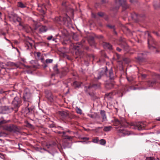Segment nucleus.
I'll list each match as a JSON object with an SVG mask.
<instances>
[{
  "label": "nucleus",
  "instance_id": "nucleus-50",
  "mask_svg": "<svg viewBox=\"0 0 160 160\" xmlns=\"http://www.w3.org/2000/svg\"><path fill=\"white\" fill-rule=\"evenodd\" d=\"M1 12H0V18H1Z\"/></svg>",
  "mask_w": 160,
  "mask_h": 160
},
{
  "label": "nucleus",
  "instance_id": "nucleus-26",
  "mask_svg": "<svg viewBox=\"0 0 160 160\" xmlns=\"http://www.w3.org/2000/svg\"><path fill=\"white\" fill-rule=\"evenodd\" d=\"M65 137H66L65 138L67 139H70L72 138V137L71 136H65Z\"/></svg>",
  "mask_w": 160,
  "mask_h": 160
},
{
  "label": "nucleus",
  "instance_id": "nucleus-16",
  "mask_svg": "<svg viewBox=\"0 0 160 160\" xmlns=\"http://www.w3.org/2000/svg\"><path fill=\"white\" fill-rule=\"evenodd\" d=\"M106 143V141L103 139H102L100 141V144L102 145H105Z\"/></svg>",
  "mask_w": 160,
  "mask_h": 160
},
{
  "label": "nucleus",
  "instance_id": "nucleus-25",
  "mask_svg": "<svg viewBox=\"0 0 160 160\" xmlns=\"http://www.w3.org/2000/svg\"><path fill=\"white\" fill-rule=\"evenodd\" d=\"M98 139L97 138H95L93 139V142L94 143H97L98 142Z\"/></svg>",
  "mask_w": 160,
  "mask_h": 160
},
{
  "label": "nucleus",
  "instance_id": "nucleus-55",
  "mask_svg": "<svg viewBox=\"0 0 160 160\" xmlns=\"http://www.w3.org/2000/svg\"><path fill=\"white\" fill-rule=\"evenodd\" d=\"M5 39H6V40H8V39H6V38H5Z\"/></svg>",
  "mask_w": 160,
  "mask_h": 160
},
{
  "label": "nucleus",
  "instance_id": "nucleus-38",
  "mask_svg": "<svg viewBox=\"0 0 160 160\" xmlns=\"http://www.w3.org/2000/svg\"><path fill=\"white\" fill-rule=\"evenodd\" d=\"M8 130H9V131H12V129H11V127H9L8 128Z\"/></svg>",
  "mask_w": 160,
  "mask_h": 160
},
{
  "label": "nucleus",
  "instance_id": "nucleus-49",
  "mask_svg": "<svg viewBox=\"0 0 160 160\" xmlns=\"http://www.w3.org/2000/svg\"><path fill=\"white\" fill-rule=\"evenodd\" d=\"M60 128H61V129H62V130H63V128L62 127H60Z\"/></svg>",
  "mask_w": 160,
  "mask_h": 160
},
{
  "label": "nucleus",
  "instance_id": "nucleus-34",
  "mask_svg": "<svg viewBox=\"0 0 160 160\" xmlns=\"http://www.w3.org/2000/svg\"><path fill=\"white\" fill-rule=\"evenodd\" d=\"M123 133L124 134V135H129V134H128V133L126 132H123Z\"/></svg>",
  "mask_w": 160,
  "mask_h": 160
},
{
  "label": "nucleus",
  "instance_id": "nucleus-14",
  "mask_svg": "<svg viewBox=\"0 0 160 160\" xmlns=\"http://www.w3.org/2000/svg\"><path fill=\"white\" fill-rule=\"evenodd\" d=\"M113 73L112 70V69H111L109 71V77L111 79H112L113 78Z\"/></svg>",
  "mask_w": 160,
  "mask_h": 160
},
{
  "label": "nucleus",
  "instance_id": "nucleus-28",
  "mask_svg": "<svg viewBox=\"0 0 160 160\" xmlns=\"http://www.w3.org/2000/svg\"><path fill=\"white\" fill-rule=\"evenodd\" d=\"M16 20L19 23L21 20V18L19 17H17Z\"/></svg>",
  "mask_w": 160,
  "mask_h": 160
},
{
  "label": "nucleus",
  "instance_id": "nucleus-10",
  "mask_svg": "<svg viewBox=\"0 0 160 160\" xmlns=\"http://www.w3.org/2000/svg\"><path fill=\"white\" fill-rule=\"evenodd\" d=\"M112 128V127L111 126H105L103 128V130L105 132H108L111 130Z\"/></svg>",
  "mask_w": 160,
  "mask_h": 160
},
{
  "label": "nucleus",
  "instance_id": "nucleus-1",
  "mask_svg": "<svg viewBox=\"0 0 160 160\" xmlns=\"http://www.w3.org/2000/svg\"><path fill=\"white\" fill-rule=\"evenodd\" d=\"M55 20L58 23H59V22L63 21L65 23H67L69 24L71 23V21L70 18L67 15H65V16L63 18H61L60 17H56L55 18Z\"/></svg>",
  "mask_w": 160,
  "mask_h": 160
},
{
  "label": "nucleus",
  "instance_id": "nucleus-53",
  "mask_svg": "<svg viewBox=\"0 0 160 160\" xmlns=\"http://www.w3.org/2000/svg\"><path fill=\"white\" fill-rule=\"evenodd\" d=\"M154 6L155 8H156V7H155V5L154 4Z\"/></svg>",
  "mask_w": 160,
  "mask_h": 160
},
{
  "label": "nucleus",
  "instance_id": "nucleus-29",
  "mask_svg": "<svg viewBox=\"0 0 160 160\" xmlns=\"http://www.w3.org/2000/svg\"><path fill=\"white\" fill-rule=\"evenodd\" d=\"M37 56L38 58H39L41 55V53L39 52H37L36 53Z\"/></svg>",
  "mask_w": 160,
  "mask_h": 160
},
{
  "label": "nucleus",
  "instance_id": "nucleus-39",
  "mask_svg": "<svg viewBox=\"0 0 160 160\" xmlns=\"http://www.w3.org/2000/svg\"><path fill=\"white\" fill-rule=\"evenodd\" d=\"M108 27L110 28H113L114 27V26H111L110 25H108Z\"/></svg>",
  "mask_w": 160,
  "mask_h": 160
},
{
  "label": "nucleus",
  "instance_id": "nucleus-47",
  "mask_svg": "<svg viewBox=\"0 0 160 160\" xmlns=\"http://www.w3.org/2000/svg\"><path fill=\"white\" fill-rule=\"evenodd\" d=\"M58 133L59 134H61V133H62V132H58Z\"/></svg>",
  "mask_w": 160,
  "mask_h": 160
},
{
  "label": "nucleus",
  "instance_id": "nucleus-54",
  "mask_svg": "<svg viewBox=\"0 0 160 160\" xmlns=\"http://www.w3.org/2000/svg\"><path fill=\"white\" fill-rule=\"evenodd\" d=\"M43 149L45 151H46V150L44 148H43Z\"/></svg>",
  "mask_w": 160,
  "mask_h": 160
},
{
  "label": "nucleus",
  "instance_id": "nucleus-42",
  "mask_svg": "<svg viewBox=\"0 0 160 160\" xmlns=\"http://www.w3.org/2000/svg\"><path fill=\"white\" fill-rule=\"evenodd\" d=\"M24 98H25V99H26L27 98V96L26 95H24Z\"/></svg>",
  "mask_w": 160,
  "mask_h": 160
},
{
  "label": "nucleus",
  "instance_id": "nucleus-33",
  "mask_svg": "<svg viewBox=\"0 0 160 160\" xmlns=\"http://www.w3.org/2000/svg\"><path fill=\"white\" fill-rule=\"evenodd\" d=\"M52 146V145L51 144H47L46 145V146L47 147V148H50V147Z\"/></svg>",
  "mask_w": 160,
  "mask_h": 160
},
{
  "label": "nucleus",
  "instance_id": "nucleus-27",
  "mask_svg": "<svg viewBox=\"0 0 160 160\" xmlns=\"http://www.w3.org/2000/svg\"><path fill=\"white\" fill-rule=\"evenodd\" d=\"M52 37H53L52 35L50 36L47 37V39L49 40H51L52 39Z\"/></svg>",
  "mask_w": 160,
  "mask_h": 160
},
{
  "label": "nucleus",
  "instance_id": "nucleus-2",
  "mask_svg": "<svg viewBox=\"0 0 160 160\" xmlns=\"http://www.w3.org/2000/svg\"><path fill=\"white\" fill-rule=\"evenodd\" d=\"M115 124L120 125V126H117L115 127V128L117 130V131L120 133H121L125 131V129L123 127V126L124 125L122 121H120L118 119H116L115 120Z\"/></svg>",
  "mask_w": 160,
  "mask_h": 160
},
{
  "label": "nucleus",
  "instance_id": "nucleus-24",
  "mask_svg": "<svg viewBox=\"0 0 160 160\" xmlns=\"http://www.w3.org/2000/svg\"><path fill=\"white\" fill-rule=\"evenodd\" d=\"M79 45L80 46H79L80 47H82V45L81 44V43H80V44H79ZM79 47V46L78 45H77L75 46L74 48H75V49L78 50V48Z\"/></svg>",
  "mask_w": 160,
  "mask_h": 160
},
{
  "label": "nucleus",
  "instance_id": "nucleus-32",
  "mask_svg": "<svg viewBox=\"0 0 160 160\" xmlns=\"http://www.w3.org/2000/svg\"><path fill=\"white\" fill-rule=\"evenodd\" d=\"M40 59L41 60V62H44V58H40Z\"/></svg>",
  "mask_w": 160,
  "mask_h": 160
},
{
  "label": "nucleus",
  "instance_id": "nucleus-43",
  "mask_svg": "<svg viewBox=\"0 0 160 160\" xmlns=\"http://www.w3.org/2000/svg\"><path fill=\"white\" fill-rule=\"evenodd\" d=\"M102 128V127H97V129H101V128Z\"/></svg>",
  "mask_w": 160,
  "mask_h": 160
},
{
  "label": "nucleus",
  "instance_id": "nucleus-37",
  "mask_svg": "<svg viewBox=\"0 0 160 160\" xmlns=\"http://www.w3.org/2000/svg\"><path fill=\"white\" fill-rule=\"evenodd\" d=\"M3 99H4V98H3L0 99V103L1 104H2V101L3 100Z\"/></svg>",
  "mask_w": 160,
  "mask_h": 160
},
{
  "label": "nucleus",
  "instance_id": "nucleus-52",
  "mask_svg": "<svg viewBox=\"0 0 160 160\" xmlns=\"http://www.w3.org/2000/svg\"><path fill=\"white\" fill-rule=\"evenodd\" d=\"M92 17H93L94 18H95V16H94H94H93V14H92Z\"/></svg>",
  "mask_w": 160,
  "mask_h": 160
},
{
  "label": "nucleus",
  "instance_id": "nucleus-6",
  "mask_svg": "<svg viewBox=\"0 0 160 160\" xmlns=\"http://www.w3.org/2000/svg\"><path fill=\"white\" fill-rule=\"evenodd\" d=\"M103 48L105 49H108L109 50L112 49V46L108 43H104L103 45Z\"/></svg>",
  "mask_w": 160,
  "mask_h": 160
},
{
  "label": "nucleus",
  "instance_id": "nucleus-9",
  "mask_svg": "<svg viewBox=\"0 0 160 160\" xmlns=\"http://www.w3.org/2000/svg\"><path fill=\"white\" fill-rule=\"evenodd\" d=\"M100 87L99 84H94L91 86H88V88L89 89L91 88H94L95 89L99 88Z\"/></svg>",
  "mask_w": 160,
  "mask_h": 160
},
{
  "label": "nucleus",
  "instance_id": "nucleus-51",
  "mask_svg": "<svg viewBox=\"0 0 160 160\" xmlns=\"http://www.w3.org/2000/svg\"><path fill=\"white\" fill-rule=\"evenodd\" d=\"M131 2H132L133 1V0H130Z\"/></svg>",
  "mask_w": 160,
  "mask_h": 160
},
{
  "label": "nucleus",
  "instance_id": "nucleus-12",
  "mask_svg": "<svg viewBox=\"0 0 160 160\" xmlns=\"http://www.w3.org/2000/svg\"><path fill=\"white\" fill-rule=\"evenodd\" d=\"M18 7L22 8H23L26 7L25 5L23 4L21 2H18Z\"/></svg>",
  "mask_w": 160,
  "mask_h": 160
},
{
  "label": "nucleus",
  "instance_id": "nucleus-4",
  "mask_svg": "<svg viewBox=\"0 0 160 160\" xmlns=\"http://www.w3.org/2000/svg\"><path fill=\"white\" fill-rule=\"evenodd\" d=\"M100 113L102 118V122H103L107 121L105 111L104 110H101L100 111Z\"/></svg>",
  "mask_w": 160,
  "mask_h": 160
},
{
  "label": "nucleus",
  "instance_id": "nucleus-11",
  "mask_svg": "<svg viewBox=\"0 0 160 160\" xmlns=\"http://www.w3.org/2000/svg\"><path fill=\"white\" fill-rule=\"evenodd\" d=\"M81 82H75L73 83V85L75 88H79L81 85Z\"/></svg>",
  "mask_w": 160,
  "mask_h": 160
},
{
  "label": "nucleus",
  "instance_id": "nucleus-22",
  "mask_svg": "<svg viewBox=\"0 0 160 160\" xmlns=\"http://www.w3.org/2000/svg\"><path fill=\"white\" fill-rule=\"evenodd\" d=\"M53 69L55 71L57 72L58 71V68L57 65H55L53 67Z\"/></svg>",
  "mask_w": 160,
  "mask_h": 160
},
{
  "label": "nucleus",
  "instance_id": "nucleus-41",
  "mask_svg": "<svg viewBox=\"0 0 160 160\" xmlns=\"http://www.w3.org/2000/svg\"><path fill=\"white\" fill-rule=\"evenodd\" d=\"M142 77L143 78H145L146 77V75L145 74H142Z\"/></svg>",
  "mask_w": 160,
  "mask_h": 160
},
{
  "label": "nucleus",
  "instance_id": "nucleus-58",
  "mask_svg": "<svg viewBox=\"0 0 160 160\" xmlns=\"http://www.w3.org/2000/svg\"><path fill=\"white\" fill-rule=\"evenodd\" d=\"M1 155V153H0V155Z\"/></svg>",
  "mask_w": 160,
  "mask_h": 160
},
{
  "label": "nucleus",
  "instance_id": "nucleus-5",
  "mask_svg": "<svg viewBox=\"0 0 160 160\" xmlns=\"http://www.w3.org/2000/svg\"><path fill=\"white\" fill-rule=\"evenodd\" d=\"M148 47L149 48H151L152 47V48H154V46H152L151 44H152V43L154 42L153 40L152 39V38L151 36L149 35L148 34Z\"/></svg>",
  "mask_w": 160,
  "mask_h": 160
},
{
  "label": "nucleus",
  "instance_id": "nucleus-56",
  "mask_svg": "<svg viewBox=\"0 0 160 160\" xmlns=\"http://www.w3.org/2000/svg\"><path fill=\"white\" fill-rule=\"evenodd\" d=\"M85 88H87V86H86V87H85Z\"/></svg>",
  "mask_w": 160,
  "mask_h": 160
},
{
  "label": "nucleus",
  "instance_id": "nucleus-40",
  "mask_svg": "<svg viewBox=\"0 0 160 160\" xmlns=\"http://www.w3.org/2000/svg\"><path fill=\"white\" fill-rule=\"evenodd\" d=\"M95 78H97V79H99L101 78V76H99L98 77H95Z\"/></svg>",
  "mask_w": 160,
  "mask_h": 160
},
{
  "label": "nucleus",
  "instance_id": "nucleus-3",
  "mask_svg": "<svg viewBox=\"0 0 160 160\" xmlns=\"http://www.w3.org/2000/svg\"><path fill=\"white\" fill-rule=\"evenodd\" d=\"M20 102V101L19 100L18 98L16 97L14 98V100L12 102V104L15 108H17L19 106Z\"/></svg>",
  "mask_w": 160,
  "mask_h": 160
},
{
  "label": "nucleus",
  "instance_id": "nucleus-7",
  "mask_svg": "<svg viewBox=\"0 0 160 160\" xmlns=\"http://www.w3.org/2000/svg\"><path fill=\"white\" fill-rule=\"evenodd\" d=\"M47 30V28L43 26H41L39 28V31L41 33L45 32Z\"/></svg>",
  "mask_w": 160,
  "mask_h": 160
},
{
  "label": "nucleus",
  "instance_id": "nucleus-8",
  "mask_svg": "<svg viewBox=\"0 0 160 160\" xmlns=\"http://www.w3.org/2000/svg\"><path fill=\"white\" fill-rule=\"evenodd\" d=\"M126 0H118L117 3L122 5L123 7H125L126 6Z\"/></svg>",
  "mask_w": 160,
  "mask_h": 160
},
{
  "label": "nucleus",
  "instance_id": "nucleus-48",
  "mask_svg": "<svg viewBox=\"0 0 160 160\" xmlns=\"http://www.w3.org/2000/svg\"><path fill=\"white\" fill-rule=\"evenodd\" d=\"M52 40L53 41H55V38H53Z\"/></svg>",
  "mask_w": 160,
  "mask_h": 160
},
{
  "label": "nucleus",
  "instance_id": "nucleus-18",
  "mask_svg": "<svg viewBox=\"0 0 160 160\" xmlns=\"http://www.w3.org/2000/svg\"><path fill=\"white\" fill-rule=\"evenodd\" d=\"M53 61V59H47L46 60V62L47 63H51Z\"/></svg>",
  "mask_w": 160,
  "mask_h": 160
},
{
  "label": "nucleus",
  "instance_id": "nucleus-57",
  "mask_svg": "<svg viewBox=\"0 0 160 160\" xmlns=\"http://www.w3.org/2000/svg\"><path fill=\"white\" fill-rule=\"evenodd\" d=\"M159 77H160V75H159Z\"/></svg>",
  "mask_w": 160,
  "mask_h": 160
},
{
  "label": "nucleus",
  "instance_id": "nucleus-44",
  "mask_svg": "<svg viewBox=\"0 0 160 160\" xmlns=\"http://www.w3.org/2000/svg\"><path fill=\"white\" fill-rule=\"evenodd\" d=\"M62 133L63 134V136H64L65 133V132H62Z\"/></svg>",
  "mask_w": 160,
  "mask_h": 160
},
{
  "label": "nucleus",
  "instance_id": "nucleus-20",
  "mask_svg": "<svg viewBox=\"0 0 160 160\" xmlns=\"http://www.w3.org/2000/svg\"><path fill=\"white\" fill-rule=\"evenodd\" d=\"M26 44L27 45L28 48L32 47V43L31 42H27Z\"/></svg>",
  "mask_w": 160,
  "mask_h": 160
},
{
  "label": "nucleus",
  "instance_id": "nucleus-17",
  "mask_svg": "<svg viewBox=\"0 0 160 160\" xmlns=\"http://www.w3.org/2000/svg\"><path fill=\"white\" fill-rule=\"evenodd\" d=\"M76 112L79 114H81L82 113V111L78 107H76Z\"/></svg>",
  "mask_w": 160,
  "mask_h": 160
},
{
  "label": "nucleus",
  "instance_id": "nucleus-15",
  "mask_svg": "<svg viewBox=\"0 0 160 160\" xmlns=\"http://www.w3.org/2000/svg\"><path fill=\"white\" fill-rule=\"evenodd\" d=\"M18 27L19 29L20 30L24 28V27L21 22L19 23Z\"/></svg>",
  "mask_w": 160,
  "mask_h": 160
},
{
  "label": "nucleus",
  "instance_id": "nucleus-35",
  "mask_svg": "<svg viewBox=\"0 0 160 160\" xmlns=\"http://www.w3.org/2000/svg\"><path fill=\"white\" fill-rule=\"evenodd\" d=\"M117 50L119 52H120L121 50V49H120V48H119L118 47H117Z\"/></svg>",
  "mask_w": 160,
  "mask_h": 160
},
{
  "label": "nucleus",
  "instance_id": "nucleus-45",
  "mask_svg": "<svg viewBox=\"0 0 160 160\" xmlns=\"http://www.w3.org/2000/svg\"><path fill=\"white\" fill-rule=\"evenodd\" d=\"M3 123V121H0V125L1 124Z\"/></svg>",
  "mask_w": 160,
  "mask_h": 160
},
{
  "label": "nucleus",
  "instance_id": "nucleus-30",
  "mask_svg": "<svg viewBox=\"0 0 160 160\" xmlns=\"http://www.w3.org/2000/svg\"><path fill=\"white\" fill-rule=\"evenodd\" d=\"M148 85L150 87V86H152V82H148Z\"/></svg>",
  "mask_w": 160,
  "mask_h": 160
},
{
  "label": "nucleus",
  "instance_id": "nucleus-46",
  "mask_svg": "<svg viewBox=\"0 0 160 160\" xmlns=\"http://www.w3.org/2000/svg\"><path fill=\"white\" fill-rule=\"evenodd\" d=\"M157 120L158 121H160V118H159L157 119Z\"/></svg>",
  "mask_w": 160,
  "mask_h": 160
},
{
  "label": "nucleus",
  "instance_id": "nucleus-23",
  "mask_svg": "<svg viewBox=\"0 0 160 160\" xmlns=\"http://www.w3.org/2000/svg\"><path fill=\"white\" fill-rule=\"evenodd\" d=\"M26 110L27 111V113L30 112L32 110V109L27 107L26 108Z\"/></svg>",
  "mask_w": 160,
  "mask_h": 160
},
{
  "label": "nucleus",
  "instance_id": "nucleus-19",
  "mask_svg": "<svg viewBox=\"0 0 160 160\" xmlns=\"http://www.w3.org/2000/svg\"><path fill=\"white\" fill-rule=\"evenodd\" d=\"M60 115H61L63 117H64L66 116V113L64 112H59Z\"/></svg>",
  "mask_w": 160,
  "mask_h": 160
},
{
  "label": "nucleus",
  "instance_id": "nucleus-36",
  "mask_svg": "<svg viewBox=\"0 0 160 160\" xmlns=\"http://www.w3.org/2000/svg\"><path fill=\"white\" fill-rule=\"evenodd\" d=\"M0 157L2 158H4V156L1 153V155H0Z\"/></svg>",
  "mask_w": 160,
  "mask_h": 160
},
{
  "label": "nucleus",
  "instance_id": "nucleus-13",
  "mask_svg": "<svg viewBox=\"0 0 160 160\" xmlns=\"http://www.w3.org/2000/svg\"><path fill=\"white\" fill-rule=\"evenodd\" d=\"M135 129H137L139 130H141L142 129V125H140L139 123H138L136 127L135 128Z\"/></svg>",
  "mask_w": 160,
  "mask_h": 160
},
{
  "label": "nucleus",
  "instance_id": "nucleus-21",
  "mask_svg": "<svg viewBox=\"0 0 160 160\" xmlns=\"http://www.w3.org/2000/svg\"><path fill=\"white\" fill-rule=\"evenodd\" d=\"M146 160H154V158L152 157H147Z\"/></svg>",
  "mask_w": 160,
  "mask_h": 160
},
{
  "label": "nucleus",
  "instance_id": "nucleus-31",
  "mask_svg": "<svg viewBox=\"0 0 160 160\" xmlns=\"http://www.w3.org/2000/svg\"><path fill=\"white\" fill-rule=\"evenodd\" d=\"M98 15L100 17H102L103 15V13L102 12H100L98 14Z\"/></svg>",
  "mask_w": 160,
  "mask_h": 160
}]
</instances>
